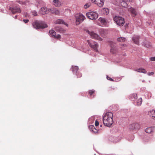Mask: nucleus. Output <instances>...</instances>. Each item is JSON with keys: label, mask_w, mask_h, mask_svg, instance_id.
<instances>
[{"label": "nucleus", "mask_w": 155, "mask_h": 155, "mask_svg": "<svg viewBox=\"0 0 155 155\" xmlns=\"http://www.w3.org/2000/svg\"><path fill=\"white\" fill-rule=\"evenodd\" d=\"M54 23L55 24H64L67 26H68V24L67 23L64 22L63 20L62 19H58L54 21Z\"/></svg>", "instance_id": "14"}, {"label": "nucleus", "mask_w": 155, "mask_h": 155, "mask_svg": "<svg viewBox=\"0 0 155 155\" xmlns=\"http://www.w3.org/2000/svg\"><path fill=\"white\" fill-rule=\"evenodd\" d=\"M99 125V123L97 120H96L95 122V126H97Z\"/></svg>", "instance_id": "37"}, {"label": "nucleus", "mask_w": 155, "mask_h": 155, "mask_svg": "<svg viewBox=\"0 0 155 155\" xmlns=\"http://www.w3.org/2000/svg\"><path fill=\"white\" fill-rule=\"evenodd\" d=\"M77 16H78L82 21H84L85 18V17L83 15L81 14L78 15Z\"/></svg>", "instance_id": "24"}, {"label": "nucleus", "mask_w": 155, "mask_h": 155, "mask_svg": "<svg viewBox=\"0 0 155 155\" xmlns=\"http://www.w3.org/2000/svg\"><path fill=\"white\" fill-rule=\"evenodd\" d=\"M94 92H95V90H89L88 92L89 94L90 95H92V94H93Z\"/></svg>", "instance_id": "34"}, {"label": "nucleus", "mask_w": 155, "mask_h": 155, "mask_svg": "<svg viewBox=\"0 0 155 155\" xmlns=\"http://www.w3.org/2000/svg\"><path fill=\"white\" fill-rule=\"evenodd\" d=\"M86 16L90 19L95 20L98 17L97 13L95 12H91L86 14Z\"/></svg>", "instance_id": "4"}, {"label": "nucleus", "mask_w": 155, "mask_h": 155, "mask_svg": "<svg viewBox=\"0 0 155 155\" xmlns=\"http://www.w3.org/2000/svg\"><path fill=\"white\" fill-rule=\"evenodd\" d=\"M102 11L104 15H107L109 13V10L107 8H104L102 9Z\"/></svg>", "instance_id": "22"}, {"label": "nucleus", "mask_w": 155, "mask_h": 155, "mask_svg": "<svg viewBox=\"0 0 155 155\" xmlns=\"http://www.w3.org/2000/svg\"><path fill=\"white\" fill-rule=\"evenodd\" d=\"M103 123L105 126H110L113 123V120L112 117H104Z\"/></svg>", "instance_id": "2"}, {"label": "nucleus", "mask_w": 155, "mask_h": 155, "mask_svg": "<svg viewBox=\"0 0 155 155\" xmlns=\"http://www.w3.org/2000/svg\"><path fill=\"white\" fill-rule=\"evenodd\" d=\"M154 74V73L153 72H148L147 73V74L149 76L151 75Z\"/></svg>", "instance_id": "38"}, {"label": "nucleus", "mask_w": 155, "mask_h": 155, "mask_svg": "<svg viewBox=\"0 0 155 155\" xmlns=\"http://www.w3.org/2000/svg\"><path fill=\"white\" fill-rule=\"evenodd\" d=\"M61 37V36L60 35H55V37H54V38H60Z\"/></svg>", "instance_id": "36"}, {"label": "nucleus", "mask_w": 155, "mask_h": 155, "mask_svg": "<svg viewBox=\"0 0 155 155\" xmlns=\"http://www.w3.org/2000/svg\"><path fill=\"white\" fill-rule=\"evenodd\" d=\"M92 2L97 4L99 7L103 6L104 3V0H91Z\"/></svg>", "instance_id": "8"}, {"label": "nucleus", "mask_w": 155, "mask_h": 155, "mask_svg": "<svg viewBox=\"0 0 155 155\" xmlns=\"http://www.w3.org/2000/svg\"><path fill=\"white\" fill-rule=\"evenodd\" d=\"M107 80H110V81H113L112 79L111 78H110V77H108L107 76Z\"/></svg>", "instance_id": "40"}, {"label": "nucleus", "mask_w": 155, "mask_h": 155, "mask_svg": "<svg viewBox=\"0 0 155 155\" xmlns=\"http://www.w3.org/2000/svg\"><path fill=\"white\" fill-rule=\"evenodd\" d=\"M101 126H102V125H100V126H101Z\"/></svg>", "instance_id": "48"}, {"label": "nucleus", "mask_w": 155, "mask_h": 155, "mask_svg": "<svg viewBox=\"0 0 155 155\" xmlns=\"http://www.w3.org/2000/svg\"><path fill=\"white\" fill-rule=\"evenodd\" d=\"M135 125H138V124H132V125L133 126H134Z\"/></svg>", "instance_id": "43"}, {"label": "nucleus", "mask_w": 155, "mask_h": 155, "mask_svg": "<svg viewBox=\"0 0 155 155\" xmlns=\"http://www.w3.org/2000/svg\"><path fill=\"white\" fill-rule=\"evenodd\" d=\"M23 21L25 23H26L29 21V20L28 19H24Z\"/></svg>", "instance_id": "42"}, {"label": "nucleus", "mask_w": 155, "mask_h": 155, "mask_svg": "<svg viewBox=\"0 0 155 155\" xmlns=\"http://www.w3.org/2000/svg\"><path fill=\"white\" fill-rule=\"evenodd\" d=\"M9 9L11 11L13 14H14L16 13H20L21 12L20 8L17 7H10L9 8Z\"/></svg>", "instance_id": "10"}, {"label": "nucleus", "mask_w": 155, "mask_h": 155, "mask_svg": "<svg viewBox=\"0 0 155 155\" xmlns=\"http://www.w3.org/2000/svg\"><path fill=\"white\" fill-rule=\"evenodd\" d=\"M153 119H154V120H155V117H153Z\"/></svg>", "instance_id": "46"}, {"label": "nucleus", "mask_w": 155, "mask_h": 155, "mask_svg": "<svg viewBox=\"0 0 155 155\" xmlns=\"http://www.w3.org/2000/svg\"><path fill=\"white\" fill-rule=\"evenodd\" d=\"M137 98V94L135 93L131 94L130 96V98L132 101H134Z\"/></svg>", "instance_id": "19"}, {"label": "nucleus", "mask_w": 155, "mask_h": 155, "mask_svg": "<svg viewBox=\"0 0 155 155\" xmlns=\"http://www.w3.org/2000/svg\"><path fill=\"white\" fill-rule=\"evenodd\" d=\"M90 128L92 129V131L95 133H97L98 130H97L94 127V126H91Z\"/></svg>", "instance_id": "31"}, {"label": "nucleus", "mask_w": 155, "mask_h": 155, "mask_svg": "<svg viewBox=\"0 0 155 155\" xmlns=\"http://www.w3.org/2000/svg\"><path fill=\"white\" fill-rule=\"evenodd\" d=\"M71 68L72 72L74 74L78 73L77 71L78 69V66H72ZM77 75L78 78L81 77L82 76V74L79 72H78V74H77Z\"/></svg>", "instance_id": "9"}, {"label": "nucleus", "mask_w": 155, "mask_h": 155, "mask_svg": "<svg viewBox=\"0 0 155 155\" xmlns=\"http://www.w3.org/2000/svg\"><path fill=\"white\" fill-rule=\"evenodd\" d=\"M48 12H50V9H48L47 8L45 7L41 8L39 10L40 13L43 15L47 14Z\"/></svg>", "instance_id": "11"}, {"label": "nucleus", "mask_w": 155, "mask_h": 155, "mask_svg": "<svg viewBox=\"0 0 155 155\" xmlns=\"http://www.w3.org/2000/svg\"><path fill=\"white\" fill-rule=\"evenodd\" d=\"M126 40V39L123 37H120L118 38L117 39V41H118L120 42H123L125 41Z\"/></svg>", "instance_id": "27"}, {"label": "nucleus", "mask_w": 155, "mask_h": 155, "mask_svg": "<svg viewBox=\"0 0 155 155\" xmlns=\"http://www.w3.org/2000/svg\"><path fill=\"white\" fill-rule=\"evenodd\" d=\"M155 128L154 127H149L147 128L145 130V132L148 133H150L154 130Z\"/></svg>", "instance_id": "18"}, {"label": "nucleus", "mask_w": 155, "mask_h": 155, "mask_svg": "<svg viewBox=\"0 0 155 155\" xmlns=\"http://www.w3.org/2000/svg\"><path fill=\"white\" fill-rule=\"evenodd\" d=\"M104 116H113V114L111 112H108L104 114Z\"/></svg>", "instance_id": "28"}, {"label": "nucleus", "mask_w": 155, "mask_h": 155, "mask_svg": "<svg viewBox=\"0 0 155 155\" xmlns=\"http://www.w3.org/2000/svg\"><path fill=\"white\" fill-rule=\"evenodd\" d=\"M142 102V99L141 98H139L138 99L137 102V103L136 104V105L138 106H140L141 105Z\"/></svg>", "instance_id": "29"}, {"label": "nucleus", "mask_w": 155, "mask_h": 155, "mask_svg": "<svg viewBox=\"0 0 155 155\" xmlns=\"http://www.w3.org/2000/svg\"><path fill=\"white\" fill-rule=\"evenodd\" d=\"M76 25H79L82 21L81 20L78 18V17L76 16Z\"/></svg>", "instance_id": "26"}, {"label": "nucleus", "mask_w": 155, "mask_h": 155, "mask_svg": "<svg viewBox=\"0 0 155 155\" xmlns=\"http://www.w3.org/2000/svg\"><path fill=\"white\" fill-rule=\"evenodd\" d=\"M87 42L89 45L95 51L97 52H98L97 48L98 47V45L96 42L92 41H90L89 40H87Z\"/></svg>", "instance_id": "6"}, {"label": "nucleus", "mask_w": 155, "mask_h": 155, "mask_svg": "<svg viewBox=\"0 0 155 155\" xmlns=\"http://www.w3.org/2000/svg\"><path fill=\"white\" fill-rule=\"evenodd\" d=\"M126 2H127V1L123 0V1L121 3V5L123 7H127V3Z\"/></svg>", "instance_id": "25"}, {"label": "nucleus", "mask_w": 155, "mask_h": 155, "mask_svg": "<svg viewBox=\"0 0 155 155\" xmlns=\"http://www.w3.org/2000/svg\"><path fill=\"white\" fill-rule=\"evenodd\" d=\"M154 35H155V32H154Z\"/></svg>", "instance_id": "47"}, {"label": "nucleus", "mask_w": 155, "mask_h": 155, "mask_svg": "<svg viewBox=\"0 0 155 155\" xmlns=\"http://www.w3.org/2000/svg\"><path fill=\"white\" fill-rule=\"evenodd\" d=\"M24 15L25 17H27L29 16L28 14L27 13H25L24 14Z\"/></svg>", "instance_id": "41"}, {"label": "nucleus", "mask_w": 155, "mask_h": 155, "mask_svg": "<svg viewBox=\"0 0 155 155\" xmlns=\"http://www.w3.org/2000/svg\"><path fill=\"white\" fill-rule=\"evenodd\" d=\"M33 27L36 29L44 28L47 27V25L42 21H35L32 23Z\"/></svg>", "instance_id": "1"}, {"label": "nucleus", "mask_w": 155, "mask_h": 155, "mask_svg": "<svg viewBox=\"0 0 155 155\" xmlns=\"http://www.w3.org/2000/svg\"><path fill=\"white\" fill-rule=\"evenodd\" d=\"M55 29L56 31L60 33H62L64 31L63 29L59 26H56L55 28Z\"/></svg>", "instance_id": "21"}, {"label": "nucleus", "mask_w": 155, "mask_h": 155, "mask_svg": "<svg viewBox=\"0 0 155 155\" xmlns=\"http://www.w3.org/2000/svg\"><path fill=\"white\" fill-rule=\"evenodd\" d=\"M87 32L90 35L92 38L97 39L99 41H101L102 40V38L94 32L93 31H90L88 30L87 31Z\"/></svg>", "instance_id": "5"}, {"label": "nucleus", "mask_w": 155, "mask_h": 155, "mask_svg": "<svg viewBox=\"0 0 155 155\" xmlns=\"http://www.w3.org/2000/svg\"><path fill=\"white\" fill-rule=\"evenodd\" d=\"M142 45L147 48H149L150 46V44L149 42H144Z\"/></svg>", "instance_id": "32"}, {"label": "nucleus", "mask_w": 155, "mask_h": 155, "mask_svg": "<svg viewBox=\"0 0 155 155\" xmlns=\"http://www.w3.org/2000/svg\"><path fill=\"white\" fill-rule=\"evenodd\" d=\"M50 12L53 14L57 15H61L60 12L57 9L54 8H52L50 9Z\"/></svg>", "instance_id": "12"}, {"label": "nucleus", "mask_w": 155, "mask_h": 155, "mask_svg": "<svg viewBox=\"0 0 155 155\" xmlns=\"http://www.w3.org/2000/svg\"><path fill=\"white\" fill-rule=\"evenodd\" d=\"M145 115H149L150 116H155V110H152L147 112Z\"/></svg>", "instance_id": "17"}, {"label": "nucleus", "mask_w": 155, "mask_h": 155, "mask_svg": "<svg viewBox=\"0 0 155 155\" xmlns=\"http://www.w3.org/2000/svg\"><path fill=\"white\" fill-rule=\"evenodd\" d=\"M17 15H15V17H14L16 19V18H17Z\"/></svg>", "instance_id": "44"}, {"label": "nucleus", "mask_w": 155, "mask_h": 155, "mask_svg": "<svg viewBox=\"0 0 155 155\" xmlns=\"http://www.w3.org/2000/svg\"><path fill=\"white\" fill-rule=\"evenodd\" d=\"M116 48L114 46L111 47V48L110 50V52L113 54H114L116 52Z\"/></svg>", "instance_id": "30"}, {"label": "nucleus", "mask_w": 155, "mask_h": 155, "mask_svg": "<svg viewBox=\"0 0 155 155\" xmlns=\"http://www.w3.org/2000/svg\"><path fill=\"white\" fill-rule=\"evenodd\" d=\"M128 11L133 16H135L137 15V13L135 10L132 7H130L128 8Z\"/></svg>", "instance_id": "15"}, {"label": "nucleus", "mask_w": 155, "mask_h": 155, "mask_svg": "<svg viewBox=\"0 0 155 155\" xmlns=\"http://www.w3.org/2000/svg\"><path fill=\"white\" fill-rule=\"evenodd\" d=\"M49 33L50 35L53 38L55 37V35L56 34L55 32L53 30H50L49 31Z\"/></svg>", "instance_id": "23"}, {"label": "nucleus", "mask_w": 155, "mask_h": 155, "mask_svg": "<svg viewBox=\"0 0 155 155\" xmlns=\"http://www.w3.org/2000/svg\"><path fill=\"white\" fill-rule=\"evenodd\" d=\"M32 15L34 16H35L37 15V12L35 11H34L32 12Z\"/></svg>", "instance_id": "35"}, {"label": "nucleus", "mask_w": 155, "mask_h": 155, "mask_svg": "<svg viewBox=\"0 0 155 155\" xmlns=\"http://www.w3.org/2000/svg\"><path fill=\"white\" fill-rule=\"evenodd\" d=\"M98 21L100 22L102 26H106L107 25L108 22L107 19L103 17H100Z\"/></svg>", "instance_id": "7"}, {"label": "nucleus", "mask_w": 155, "mask_h": 155, "mask_svg": "<svg viewBox=\"0 0 155 155\" xmlns=\"http://www.w3.org/2000/svg\"><path fill=\"white\" fill-rule=\"evenodd\" d=\"M150 59L152 61H155V57L150 58Z\"/></svg>", "instance_id": "39"}, {"label": "nucleus", "mask_w": 155, "mask_h": 155, "mask_svg": "<svg viewBox=\"0 0 155 155\" xmlns=\"http://www.w3.org/2000/svg\"><path fill=\"white\" fill-rule=\"evenodd\" d=\"M134 70L136 71L139 72L143 73H146V71L143 68H138L135 69Z\"/></svg>", "instance_id": "20"}, {"label": "nucleus", "mask_w": 155, "mask_h": 155, "mask_svg": "<svg viewBox=\"0 0 155 155\" xmlns=\"http://www.w3.org/2000/svg\"><path fill=\"white\" fill-rule=\"evenodd\" d=\"M113 19L117 25L119 26H123L125 23L124 19L120 16H115Z\"/></svg>", "instance_id": "3"}, {"label": "nucleus", "mask_w": 155, "mask_h": 155, "mask_svg": "<svg viewBox=\"0 0 155 155\" xmlns=\"http://www.w3.org/2000/svg\"><path fill=\"white\" fill-rule=\"evenodd\" d=\"M53 2L54 5L56 7L60 6L62 4V2L59 0H53Z\"/></svg>", "instance_id": "13"}, {"label": "nucleus", "mask_w": 155, "mask_h": 155, "mask_svg": "<svg viewBox=\"0 0 155 155\" xmlns=\"http://www.w3.org/2000/svg\"><path fill=\"white\" fill-rule=\"evenodd\" d=\"M101 31H104V29H101Z\"/></svg>", "instance_id": "45"}, {"label": "nucleus", "mask_w": 155, "mask_h": 155, "mask_svg": "<svg viewBox=\"0 0 155 155\" xmlns=\"http://www.w3.org/2000/svg\"><path fill=\"white\" fill-rule=\"evenodd\" d=\"M133 41L134 43L136 44H139V36L137 35H134L132 38Z\"/></svg>", "instance_id": "16"}, {"label": "nucleus", "mask_w": 155, "mask_h": 155, "mask_svg": "<svg viewBox=\"0 0 155 155\" xmlns=\"http://www.w3.org/2000/svg\"><path fill=\"white\" fill-rule=\"evenodd\" d=\"M90 3H87L84 5V8L85 9L87 8L90 6Z\"/></svg>", "instance_id": "33"}]
</instances>
